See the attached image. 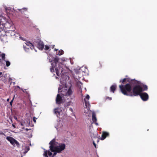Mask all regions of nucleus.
I'll return each mask as SVG.
<instances>
[{
  "label": "nucleus",
  "instance_id": "f257e3e1",
  "mask_svg": "<svg viewBox=\"0 0 157 157\" xmlns=\"http://www.w3.org/2000/svg\"><path fill=\"white\" fill-rule=\"evenodd\" d=\"M119 87L124 95L129 96L140 95L142 92V87L140 85L135 86L132 88L129 84L120 85Z\"/></svg>",
  "mask_w": 157,
  "mask_h": 157
},
{
  "label": "nucleus",
  "instance_id": "f03ea898",
  "mask_svg": "<svg viewBox=\"0 0 157 157\" xmlns=\"http://www.w3.org/2000/svg\"><path fill=\"white\" fill-rule=\"evenodd\" d=\"M58 143L56 142L55 138L53 139L49 143V147L50 150L52 152L56 151L59 153L63 151L65 148L66 145L64 144L59 143L57 145Z\"/></svg>",
  "mask_w": 157,
  "mask_h": 157
},
{
  "label": "nucleus",
  "instance_id": "7ed1b4c3",
  "mask_svg": "<svg viewBox=\"0 0 157 157\" xmlns=\"http://www.w3.org/2000/svg\"><path fill=\"white\" fill-rule=\"evenodd\" d=\"M59 58L57 56H56L55 58L54 59L53 63H51V67L50 68V70L51 72H54V68L55 69L56 73L57 75L59 76V73L61 72V74L63 71V68L62 66L63 65L58 62Z\"/></svg>",
  "mask_w": 157,
  "mask_h": 157
},
{
  "label": "nucleus",
  "instance_id": "20e7f679",
  "mask_svg": "<svg viewBox=\"0 0 157 157\" xmlns=\"http://www.w3.org/2000/svg\"><path fill=\"white\" fill-rule=\"evenodd\" d=\"M72 87H70V88L68 89L65 90L64 91L61 90L60 87H59L58 88V92L59 93L60 92H64L65 94L63 93H62V94L63 95H65L66 96H70L72 95L73 93V91L72 90Z\"/></svg>",
  "mask_w": 157,
  "mask_h": 157
},
{
  "label": "nucleus",
  "instance_id": "39448f33",
  "mask_svg": "<svg viewBox=\"0 0 157 157\" xmlns=\"http://www.w3.org/2000/svg\"><path fill=\"white\" fill-rule=\"evenodd\" d=\"M6 139L9 141L10 143L14 146H15L19 147L20 144L15 139L11 136H7L6 138Z\"/></svg>",
  "mask_w": 157,
  "mask_h": 157
},
{
  "label": "nucleus",
  "instance_id": "423d86ee",
  "mask_svg": "<svg viewBox=\"0 0 157 157\" xmlns=\"http://www.w3.org/2000/svg\"><path fill=\"white\" fill-rule=\"evenodd\" d=\"M126 84H129L131 87L134 86H135L140 85V82L135 80V79H129L128 83Z\"/></svg>",
  "mask_w": 157,
  "mask_h": 157
},
{
  "label": "nucleus",
  "instance_id": "0eeeda50",
  "mask_svg": "<svg viewBox=\"0 0 157 157\" xmlns=\"http://www.w3.org/2000/svg\"><path fill=\"white\" fill-rule=\"evenodd\" d=\"M4 27L3 30L6 33L7 32V30H11L13 29V26L12 24L9 22H6V23L4 24Z\"/></svg>",
  "mask_w": 157,
  "mask_h": 157
},
{
  "label": "nucleus",
  "instance_id": "6e6552de",
  "mask_svg": "<svg viewBox=\"0 0 157 157\" xmlns=\"http://www.w3.org/2000/svg\"><path fill=\"white\" fill-rule=\"evenodd\" d=\"M37 48L40 50H42L44 47V44L43 41L38 40L35 42Z\"/></svg>",
  "mask_w": 157,
  "mask_h": 157
},
{
  "label": "nucleus",
  "instance_id": "1a4fd4ad",
  "mask_svg": "<svg viewBox=\"0 0 157 157\" xmlns=\"http://www.w3.org/2000/svg\"><path fill=\"white\" fill-rule=\"evenodd\" d=\"M140 96L141 99L143 101H147L148 99V95L147 93L146 92L141 93Z\"/></svg>",
  "mask_w": 157,
  "mask_h": 157
},
{
  "label": "nucleus",
  "instance_id": "9d476101",
  "mask_svg": "<svg viewBox=\"0 0 157 157\" xmlns=\"http://www.w3.org/2000/svg\"><path fill=\"white\" fill-rule=\"evenodd\" d=\"M56 102L57 104H60L64 102L62 97L59 94H57L56 98Z\"/></svg>",
  "mask_w": 157,
  "mask_h": 157
},
{
  "label": "nucleus",
  "instance_id": "9b49d317",
  "mask_svg": "<svg viewBox=\"0 0 157 157\" xmlns=\"http://www.w3.org/2000/svg\"><path fill=\"white\" fill-rule=\"evenodd\" d=\"M7 32L6 33H8V35L9 34L11 36H13L16 35V36H17V35L19 36V34L17 33H16L14 31V30L12 29L11 30H7Z\"/></svg>",
  "mask_w": 157,
  "mask_h": 157
},
{
  "label": "nucleus",
  "instance_id": "f8f14e48",
  "mask_svg": "<svg viewBox=\"0 0 157 157\" xmlns=\"http://www.w3.org/2000/svg\"><path fill=\"white\" fill-rule=\"evenodd\" d=\"M109 136V132L103 131L102 132L101 136V137L99 138V139H100L101 140H104L107 137H108Z\"/></svg>",
  "mask_w": 157,
  "mask_h": 157
},
{
  "label": "nucleus",
  "instance_id": "ddd939ff",
  "mask_svg": "<svg viewBox=\"0 0 157 157\" xmlns=\"http://www.w3.org/2000/svg\"><path fill=\"white\" fill-rule=\"evenodd\" d=\"M60 74L61 75V76L60 78V81L61 83L62 82H63L64 83H66V81L68 77L67 76L65 75L62 73L61 74Z\"/></svg>",
  "mask_w": 157,
  "mask_h": 157
},
{
  "label": "nucleus",
  "instance_id": "4468645a",
  "mask_svg": "<svg viewBox=\"0 0 157 157\" xmlns=\"http://www.w3.org/2000/svg\"><path fill=\"white\" fill-rule=\"evenodd\" d=\"M85 102V107L84 108H86L87 109L86 111V110H85L84 113H86L88 111H89V109H90V103L88 101H86L85 99L84 100Z\"/></svg>",
  "mask_w": 157,
  "mask_h": 157
},
{
  "label": "nucleus",
  "instance_id": "2eb2a0df",
  "mask_svg": "<svg viewBox=\"0 0 157 157\" xmlns=\"http://www.w3.org/2000/svg\"><path fill=\"white\" fill-rule=\"evenodd\" d=\"M92 120L93 123L97 125H98L97 122V119L96 117V114L94 111H93L92 113Z\"/></svg>",
  "mask_w": 157,
  "mask_h": 157
},
{
  "label": "nucleus",
  "instance_id": "dca6fc26",
  "mask_svg": "<svg viewBox=\"0 0 157 157\" xmlns=\"http://www.w3.org/2000/svg\"><path fill=\"white\" fill-rule=\"evenodd\" d=\"M47 153V155L48 154L50 157H53L57 154L56 152L55 151L54 152L51 151L50 149L48 151Z\"/></svg>",
  "mask_w": 157,
  "mask_h": 157
},
{
  "label": "nucleus",
  "instance_id": "f3484780",
  "mask_svg": "<svg viewBox=\"0 0 157 157\" xmlns=\"http://www.w3.org/2000/svg\"><path fill=\"white\" fill-rule=\"evenodd\" d=\"M54 113L56 115L57 117H59V116L61 112L60 109L59 108H55L54 110Z\"/></svg>",
  "mask_w": 157,
  "mask_h": 157
},
{
  "label": "nucleus",
  "instance_id": "a211bd4d",
  "mask_svg": "<svg viewBox=\"0 0 157 157\" xmlns=\"http://www.w3.org/2000/svg\"><path fill=\"white\" fill-rule=\"evenodd\" d=\"M55 57H53L52 55L49 54L48 55L47 59L49 60V62L53 63L54 62V59Z\"/></svg>",
  "mask_w": 157,
  "mask_h": 157
},
{
  "label": "nucleus",
  "instance_id": "6ab92c4d",
  "mask_svg": "<svg viewBox=\"0 0 157 157\" xmlns=\"http://www.w3.org/2000/svg\"><path fill=\"white\" fill-rule=\"evenodd\" d=\"M1 77L2 80L4 82H5L7 81V77L6 74L4 75L1 76Z\"/></svg>",
  "mask_w": 157,
  "mask_h": 157
},
{
  "label": "nucleus",
  "instance_id": "aec40b11",
  "mask_svg": "<svg viewBox=\"0 0 157 157\" xmlns=\"http://www.w3.org/2000/svg\"><path fill=\"white\" fill-rule=\"evenodd\" d=\"M129 79V78H124L123 79H121L120 81V82H121L122 84H124L126 83V82H128Z\"/></svg>",
  "mask_w": 157,
  "mask_h": 157
},
{
  "label": "nucleus",
  "instance_id": "412c9836",
  "mask_svg": "<svg viewBox=\"0 0 157 157\" xmlns=\"http://www.w3.org/2000/svg\"><path fill=\"white\" fill-rule=\"evenodd\" d=\"M140 85H141L140 86L142 87V92L143 91L147 90L148 87L147 85H144L143 84Z\"/></svg>",
  "mask_w": 157,
  "mask_h": 157
},
{
  "label": "nucleus",
  "instance_id": "4be33fe9",
  "mask_svg": "<svg viewBox=\"0 0 157 157\" xmlns=\"http://www.w3.org/2000/svg\"><path fill=\"white\" fill-rule=\"evenodd\" d=\"M116 87L117 86L116 85H112L110 87L111 91L113 93H114L116 89Z\"/></svg>",
  "mask_w": 157,
  "mask_h": 157
},
{
  "label": "nucleus",
  "instance_id": "5701e85b",
  "mask_svg": "<svg viewBox=\"0 0 157 157\" xmlns=\"http://www.w3.org/2000/svg\"><path fill=\"white\" fill-rule=\"evenodd\" d=\"M25 44L28 46H29L30 47V48L32 49V50L33 49L32 47L33 48L34 46L33 44L29 41H26V42L25 43Z\"/></svg>",
  "mask_w": 157,
  "mask_h": 157
},
{
  "label": "nucleus",
  "instance_id": "b1692460",
  "mask_svg": "<svg viewBox=\"0 0 157 157\" xmlns=\"http://www.w3.org/2000/svg\"><path fill=\"white\" fill-rule=\"evenodd\" d=\"M72 104V103L71 101H69L68 102H66L65 104H64V106L65 108L67 107L68 106H69L71 105Z\"/></svg>",
  "mask_w": 157,
  "mask_h": 157
},
{
  "label": "nucleus",
  "instance_id": "393cba45",
  "mask_svg": "<svg viewBox=\"0 0 157 157\" xmlns=\"http://www.w3.org/2000/svg\"><path fill=\"white\" fill-rule=\"evenodd\" d=\"M63 53H64V51L62 50H59L58 51V53H57V52L56 53V54L57 55H59V56H60V55H61L63 54Z\"/></svg>",
  "mask_w": 157,
  "mask_h": 157
},
{
  "label": "nucleus",
  "instance_id": "a878e982",
  "mask_svg": "<svg viewBox=\"0 0 157 157\" xmlns=\"http://www.w3.org/2000/svg\"><path fill=\"white\" fill-rule=\"evenodd\" d=\"M0 56L2 57V60H4V61H6V60H5V53H3L2 54H0Z\"/></svg>",
  "mask_w": 157,
  "mask_h": 157
},
{
  "label": "nucleus",
  "instance_id": "bb28decb",
  "mask_svg": "<svg viewBox=\"0 0 157 157\" xmlns=\"http://www.w3.org/2000/svg\"><path fill=\"white\" fill-rule=\"evenodd\" d=\"M23 48L24 49L26 52H29V48H27L26 46H24Z\"/></svg>",
  "mask_w": 157,
  "mask_h": 157
},
{
  "label": "nucleus",
  "instance_id": "cd10ccee",
  "mask_svg": "<svg viewBox=\"0 0 157 157\" xmlns=\"http://www.w3.org/2000/svg\"><path fill=\"white\" fill-rule=\"evenodd\" d=\"M5 61L6 62V64L7 67H9L10 66V63L9 61L6 60Z\"/></svg>",
  "mask_w": 157,
  "mask_h": 157
},
{
  "label": "nucleus",
  "instance_id": "c85d7f7f",
  "mask_svg": "<svg viewBox=\"0 0 157 157\" xmlns=\"http://www.w3.org/2000/svg\"><path fill=\"white\" fill-rule=\"evenodd\" d=\"M19 36V37L21 40L23 41H26V39L25 38L21 36L20 35Z\"/></svg>",
  "mask_w": 157,
  "mask_h": 157
},
{
  "label": "nucleus",
  "instance_id": "c756f323",
  "mask_svg": "<svg viewBox=\"0 0 157 157\" xmlns=\"http://www.w3.org/2000/svg\"><path fill=\"white\" fill-rule=\"evenodd\" d=\"M93 144L94 146L96 148H97L96 145V143H95L94 141V140H93Z\"/></svg>",
  "mask_w": 157,
  "mask_h": 157
},
{
  "label": "nucleus",
  "instance_id": "7c9ffc66",
  "mask_svg": "<svg viewBox=\"0 0 157 157\" xmlns=\"http://www.w3.org/2000/svg\"><path fill=\"white\" fill-rule=\"evenodd\" d=\"M49 48V47L47 45H45V49L46 50H48Z\"/></svg>",
  "mask_w": 157,
  "mask_h": 157
},
{
  "label": "nucleus",
  "instance_id": "2f4dec72",
  "mask_svg": "<svg viewBox=\"0 0 157 157\" xmlns=\"http://www.w3.org/2000/svg\"><path fill=\"white\" fill-rule=\"evenodd\" d=\"M86 98L87 99L89 100L90 98V96L88 94H86Z\"/></svg>",
  "mask_w": 157,
  "mask_h": 157
},
{
  "label": "nucleus",
  "instance_id": "473e14b6",
  "mask_svg": "<svg viewBox=\"0 0 157 157\" xmlns=\"http://www.w3.org/2000/svg\"><path fill=\"white\" fill-rule=\"evenodd\" d=\"M44 154H45L46 156L47 157H48V156L47 155V151L46 150L44 149Z\"/></svg>",
  "mask_w": 157,
  "mask_h": 157
},
{
  "label": "nucleus",
  "instance_id": "72a5a7b5",
  "mask_svg": "<svg viewBox=\"0 0 157 157\" xmlns=\"http://www.w3.org/2000/svg\"><path fill=\"white\" fill-rule=\"evenodd\" d=\"M14 98V97L12 99V100L10 102V105H12V103L13 100Z\"/></svg>",
  "mask_w": 157,
  "mask_h": 157
},
{
  "label": "nucleus",
  "instance_id": "f704fd0d",
  "mask_svg": "<svg viewBox=\"0 0 157 157\" xmlns=\"http://www.w3.org/2000/svg\"><path fill=\"white\" fill-rule=\"evenodd\" d=\"M36 118H35V117H33V121L34 122H35V123H36Z\"/></svg>",
  "mask_w": 157,
  "mask_h": 157
},
{
  "label": "nucleus",
  "instance_id": "c9c22d12",
  "mask_svg": "<svg viewBox=\"0 0 157 157\" xmlns=\"http://www.w3.org/2000/svg\"><path fill=\"white\" fill-rule=\"evenodd\" d=\"M0 135H5V134L2 131H0Z\"/></svg>",
  "mask_w": 157,
  "mask_h": 157
},
{
  "label": "nucleus",
  "instance_id": "e433bc0d",
  "mask_svg": "<svg viewBox=\"0 0 157 157\" xmlns=\"http://www.w3.org/2000/svg\"><path fill=\"white\" fill-rule=\"evenodd\" d=\"M69 110L71 111L72 112H73V109L71 108H69Z\"/></svg>",
  "mask_w": 157,
  "mask_h": 157
},
{
  "label": "nucleus",
  "instance_id": "4c0bfd02",
  "mask_svg": "<svg viewBox=\"0 0 157 157\" xmlns=\"http://www.w3.org/2000/svg\"><path fill=\"white\" fill-rule=\"evenodd\" d=\"M21 89L23 91V92H25V91H25V90H26L25 89H24V90H23L22 88H21Z\"/></svg>",
  "mask_w": 157,
  "mask_h": 157
},
{
  "label": "nucleus",
  "instance_id": "58836bf2",
  "mask_svg": "<svg viewBox=\"0 0 157 157\" xmlns=\"http://www.w3.org/2000/svg\"><path fill=\"white\" fill-rule=\"evenodd\" d=\"M22 9H25L26 10V9L25 8H23ZM18 10H19V11H20L21 10H22V9H18Z\"/></svg>",
  "mask_w": 157,
  "mask_h": 157
},
{
  "label": "nucleus",
  "instance_id": "ea45409f",
  "mask_svg": "<svg viewBox=\"0 0 157 157\" xmlns=\"http://www.w3.org/2000/svg\"><path fill=\"white\" fill-rule=\"evenodd\" d=\"M12 80V78H11L10 77L9 79V81H10V80Z\"/></svg>",
  "mask_w": 157,
  "mask_h": 157
},
{
  "label": "nucleus",
  "instance_id": "a19ab883",
  "mask_svg": "<svg viewBox=\"0 0 157 157\" xmlns=\"http://www.w3.org/2000/svg\"><path fill=\"white\" fill-rule=\"evenodd\" d=\"M107 98L109 99V100H111L112 99V98H109V97H108Z\"/></svg>",
  "mask_w": 157,
  "mask_h": 157
},
{
  "label": "nucleus",
  "instance_id": "79ce46f5",
  "mask_svg": "<svg viewBox=\"0 0 157 157\" xmlns=\"http://www.w3.org/2000/svg\"><path fill=\"white\" fill-rule=\"evenodd\" d=\"M55 127L57 129H58L59 128V127L58 126H57V127L55 126Z\"/></svg>",
  "mask_w": 157,
  "mask_h": 157
},
{
  "label": "nucleus",
  "instance_id": "37998d69",
  "mask_svg": "<svg viewBox=\"0 0 157 157\" xmlns=\"http://www.w3.org/2000/svg\"><path fill=\"white\" fill-rule=\"evenodd\" d=\"M30 130V129H28V128H26V129H25V130H26V131H28V130Z\"/></svg>",
  "mask_w": 157,
  "mask_h": 157
},
{
  "label": "nucleus",
  "instance_id": "c03bdc74",
  "mask_svg": "<svg viewBox=\"0 0 157 157\" xmlns=\"http://www.w3.org/2000/svg\"><path fill=\"white\" fill-rule=\"evenodd\" d=\"M44 156V157H47L46 156V155L45 154H44V153L43 154Z\"/></svg>",
  "mask_w": 157,
  "mask_h": 157
},
{
  "label": "nucleus",
  "instance_id": "a18cd8bd",
  "mask_svg": "<svg viewBox=\"0 0 157 157\" xmlns=\"http://www.w3.org/2000/svg\"><path fill=\"white\" fill-rule=\"evenodd\" d=\"M12 126L14 128H15V125H14V124H12Z\"/></svg>",
  "mask_w": 157,
  "mask_h": 157
},
{
  "label": "nucleus",
  "instance_id": "49530a36",
  "mask_svg": "<svg viewBox=\"0 0 157 157\" xmlns=\"http://www.w3.org/2000/svg\"><path fill=\"white\" fill-rule=\"evenodd\" d=\"M2 74V73L1 72H0V76H1Z\"/></svg>",
  "mask_w": 157,
  "mask_h": 157
},
{
  "label": "nucleus",
  "instance_id": "de8ad7c7",
  "mask_svg": "<svg viewBox=\"0 0 157 157\" xmlns=\"http://www.w3.org/2000/svg\"><path fill=\"white\" fill-rule=\"evenodd\" d=\"M54 50H55V51H57V50H58V49H56V48H55V49H54Z\"/></svg>",
  "mask_w": 157,
  "mask_h": 157
},
{
  "label": "nucleus",
  "instance_id": "09e8293b",
  "mask_svg": "<svg viewBox=\"0 0 157 157\" xmlns=\"http://www.w3.org/2000/svg\"><path fill=\"white\" fill-rule=\"evenodd\" d=\"M17 87L19 88V89H21L20 87L19 86H17Z\"/></svg>",
  "mask_w": 157,
  "mask_h": 157
},
{
  "label": "nucleus",
  "instance_id": "8fccbe9b",
  "mask_svg": "<svg viewBox=\"0 0 157 157\" xmlns=\"http://www.w3.org/2000/svg\"><path fill=\"white\" fill-rule=\"evenodd\" d=\"M97 142H98V139H97Z\"/></svg>",
  "mask_w": 157,
  "mask_h": 157
},
{
  "label": "nucleus",
  "instance_id": "3c124183",
  "mask_svg": "<svg viewBox=\"0 0 157 157\" xmlns=\"http://www.w3.org/2000/svg\"><path fill=\"white\" fill-rule=\"evenodd\" d=\"M9 99H7V101H9Z\"/></svg>",
  "mask_w": 157,
  "mask_h": 157
},
{
  "label": "nucleus",
  "instance_id": "603ef678",
  "mask_svg": "<svg viewBox=\"0 0 157 157\" xmlns=\"http://www.w3.org/2000/svg\"><path fill=\"white\" fill-rule=\"evenodd\" d=\"M56 79H58V78L57 77H56Z\"/></svg>",
  "mask_w": 157,
  "mask_h": 157
},
{
  "label": "nucleus",
  "instance_id": "864d4df0",
  "mask_svg": "<svg viewBox=\"0 0 157 157\" xmlns=\"http://www.w3.org/2000/svg\"><path fill=\"white\" fill-rule=\"evenodd\" d=\"M1 59H0V62H1Z\"/></svg>",
  "mask_w": 157,
  "mask_h": 157
},
{
  "label": "nucleus",
  "instance_id": "5fc2aeb1",
  "mask_svg": "<svg viewBox=\"0 0 157 157\" xmlns=\"http://www.w3.org/2000/svg\"><path fill=\"white\" fill-rule=\"evenodd\" d=\"M13 83L14 84H15V82H13Z\"/></svg>",
  "mask_w": 157,
  "mask_h": 157
},
{
  "label": "nucleus",
  "instance_id": "6e6d98bb",
  "mask_svg": "<svg viewBox=\"0 0 157 157\" xmlns=\"http://www.w3.org/2000/svg\"><path fill=\"white\" fill-rule=\"evenodd\" d=\"M35 51L36 52V50L35 49Z\"/></svg>",
  "mask_w": 157,
  "mask_h": 157
},
{
  "label": "nucleus",
  "instance_id": "4d7b16f0",
  "mask_svg": "<svg viewBox=\"0 0 157 157\" xmlns=\"http://www.w3.org/2000/svg\"><path fill=\"white\" fill-rule=\"evenodd\" d=\"M28 150H29V148H28Z\"/></svg>",
  "mask_w": 157,
  "mask_h": 157
},
{
  "label": "nucleus",
  "instance_id": "13d9d810",
  "mask_svg": "<svg viewBox=\"0 0 157 157\" xmlns=\"http://www.w3.org/2000/svg\"><path fill=\"white\" fill-rule=\"evenodd\" d=\"M1 22H0V25H1Z\"/></svg>",
  "mask_w": 157,
  "mask_h": 157
}]
</instances>
